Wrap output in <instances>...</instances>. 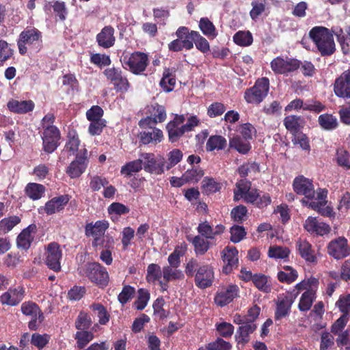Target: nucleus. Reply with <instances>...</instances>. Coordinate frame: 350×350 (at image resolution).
<instances>
[{
  "instance_id": "1",
  "label": "nucleus",
  "mask_w": 350,
  "mask_h": 350,
  "mask_svg": "<svg viewBox=\"0 0 350 350\" xmlns=\"http://www.w3.org/2000/svg\"><path fill=\"white\" fill-rule=\"evenodd\" d=\"M176 39L167 44V48L172 52H180L183 49L191 50L195 44L196 49L204 54L211 51L208 40L198 31L190 30L185 26L179 27L175 32Z\"/></svg>"
},
{
  "instance_id": "2",
  "label": "nucleus",
  "mask_w": 350,
  "mask_h": 350,
  "mask_svg": "<svg viewBox=\"0 0 350 350\" xmlns=\"http://www.w3.org/2000/svg\"><path fill=\"white\" fill-rule=\"evenodd\" d=\"M308 36L322 57H329L336 52L333 33L328 28L315 26L308 32Z\"/></svg>"
},
{
  "instance_id": "3",
  "label": "nucleus",
  "mask_w": 350,
  "mask_h": 350,
  "mask_svg": "<svg viewBox=\"0 0 350 350\" xmlns=\"http://www.w3.org/2000/svg\"><path fill=\"white\" fill-rule=\"evenodd\" d=\"M237 189L234 191V201L241 198L245 202L260 209H263L271 204V198L268 193L241 185H237Z\"/></svg>"
},
{
  "instance_id": "4",
  "label": "nucleus",
  "mask_w": 350,
  "mask_h": 350,
  "mask_svg": "<svg viewBox=\"0 0 350 350\" xmlns=\"http://www.w3.org/2000/svg\"><path fill=\"white\" fill-rule=\"evenodd\" d=\"M109 228V222L107 220H98L94 224L88 223L85 226V234L87 237H93L92 246L97 247L100 246L105 248H112L114 241L112 237L105 236L106 230Z\"/></svg>"
},
{
  "instance_id": "5",
  "label": "nucleus",
  "mask_w": 350,
  "mask_h": 350,
  "mask_svg": "<svg viewBox=\"0 0 350 350\" xmlns=\"http://www.w3.org/2000/svg\"><path fill=\"white\" fill-rule=\"evenodd\" d=\"M20 54L25 55L29 46L35 52L40 51L42 48V34L35 27H27L18 36L17 41Z\"/></svg>"
},
{
  "instance_id": "6",
  "label": "nucleus",
  "mask_w": 350,
  "mask_h": 350,
  "mask_svg": "<svg viewBox=\"0 0 350 350\" xmlns=\"http://www.w3.org/2000/svg\"><path fill=\"white\" fill-rule=\"evenodd\" d=\"M81 273L99 288H103L109 284V273L106 268L98 262L87 263Z\"/></svg>"
},
{
  "instance_id": "7",
  "label": "nucleus",
  "mask_w": 350,
  "mask_h": 350,
  "mask_svg": "<svg viewBox=\"0 0 350 350\" xmlns=\"http://www.w3.org/2000/svg\"><path fill=\"white\" fill-rule=\"evenodd\" d=\"M269 90V80L267 77L257 79L254 85L246 89L244 98L247 103L258 105L267 96Z\"/></svg>"
},
{
  "instance_id": "8",
  "label": "nucleus",
  "mask_w": 350,
  "mask_h": 350,
  "mask_svg": "<svg viewBox=\"0 0 350 350\" xmlns=\"http://www.w3.org/2000/svg\"><path fill=\"white\" fill-rule=\"evenodd\" d=\"M301 62L297 59L278 56L273 59L270 63L271 68L276 75H288V74L297 70Z\"/></svg>"
},
{
  "instance_id": "9",
  "label": "nucleus",
  "mask_w": 350,
  "mask_h": 350,
  "mask_svg": "<svg viewBox=\"0 0 350 350\" xmlns=\"http://www.w3.org/2000/svg\"><path fill=\"white\" fill-rule=\"evenodd\" d=\"M124 64L129 70L135 75H142L146 69L149 61L148 55L140 51H135L129 56H124Z\"/></svg>"
},
{
  "instance_id": "10",
  "label": "nucleus",
  "mask_w": 350,
  "mask_h": 350,
  "mask_svg": "<svg viewBox=\"0 0 350 350\" xmlns=\"http://www.w3.org/2000/svg\"><path fill=\"white\" fill-rule=\"evenodd\" d=\"M104 75L114 87L117 92L126 93L131 84L120 68H109L105 70Z\"/></svg>"
},
{
  "instance_id": "11",
  "label": "nucleus",
  "mask_w": 350,
  "mask_h": 350,
  "mask_svg": "<svg viewBox=\"0 0 350 350\" xmlns=\"http://www.w3.org/2000/svg\"><path fill=\"white\" fill-rule=\"evenodd\" d=\"M43 129L42 135L43 150L47 153H52L59 145L60 131L54 125H47Z\"/></svg>"
},
{
  "instance_id": "12",
  "label": "nucleus",
  "mask_w": 350,
  "mask_h": 350,
  "mask_svg": "<svg viewBox=\"0 0 350 350\" xmlns=\"http://www.w3.org/2000/svg\"><path fill=\"white\" fill-rule=\"evenodd\" d=\"M148 112L150 116L142 119L139 122V126L141 128L152 129V125H155L158 122H163L167 117L165 107L158 103L151 105L148 108Z\"/></svg>"
},
{
  "instance_id": "13",
  "label": "nucleus",
  "mask_w": 350,
  "mask_h": 350,
  "mask_svg": "<svg viewBox=\"0 0 350 350\" xmlns=\"http://www.w3.org/2000/svg\"><path fill=\"white\" fill-rule=\"evenodd\" d=\"M185 118L184 115L175 114L173 120H170L166 125L168 139L171 143L177 142L185 133L184 127Z\"/></svg>"
},
{
  "instance_id": "14",
  "label": "nucleus",
  "mask_w": 350,
  "mask_h": 350,
  "mask_svg": "<svg viewBox=\"0 0 350 350\" xmlns=\"http://www.w3.org/2000/svg\"><path fill=\"white\" fill-rule=\"evenodd\" d=\"M88 151L85 148L81 150L76 158L67 167L66 172L71 178H77L85 171L88 165Z\"/></svg>"
},
{
  "instance_id": "15",
  "label": "nucleus",
  "mask_w": 350,
  "mask_h": 350,
  "mask_svg": "<svg viewBox=\"0 0 350 350\" xmlns=\"http://www.w3.org/2000/svg\"><path fill=\"white\" fill-rule=\"evenodd\" d=\"M45 263L48 268L58 272L61 270L60 260L62 256V252L60 245L56 242H51L48 244L46 250Z\"/></svg>"
},
{
  "instance_id": "16",
  "label": "nucleus",
  "mask_w": 350,
  "mask_h": 350,
  "mask_svg": "<svg viewBox=\"0 0 350 350\" xmlns=\"http://www.w3.org/2000/svg\"><path fill=\"white\" fill-rule=\"evenodd\" d=\"M141 160H143V169L145 172L155 175H161L165 171V161L162 158L157 161L153 153L144 152L140 155Z\"/></svg>"
},
{
  "instance_id": "17",
  "label": "nucleus",
  "mask_w": 350,
  "mask_h": 350,
  "mask_svg": "<svg viewBox=\"0 0 350 350\" xmlns=\"http://www.w3.org/2000/svg\"><path fill=\"white\" fill-rule=\"evenodd\" d=\"M327 248L329 255L337 260L344 258L350 254L347 240L343 237L331 241Z\"/></svg>"
},
{
  "instance_id": "18",
  "label": "nucleus",
  "mask_w": 350,
  "mask_h": 350,
  "mask_svg": "<svg viewBox=\"0 0 350 350\" xmlns=\"http://www.w3.org/2000/svg\"><path fill=\"white\" fill-rule=\"evenodd\" d=\"M293 188L297 195L304 196L309 200L314 198L315 191L312 180L302 175L295 178Z\"/></svg>"
},
{
  "instance_id": "19",
  "label": "nucleus",
  "mask_w": 350,
  "mask_h": 350,
  "mask_svg": "<svg viewBox=\"0 0 350 350\" xmlns=\"http://www.w3.org/2000/svg\"><path fill=\"white\" fill-rule=\"evenodd\" d=\"M294 299L295 297L291 294L282 293L278 296L274 315L275 321H279L289 315Z\"/></svg>"
},
{
  "instance_id": "20",
  "label": "nucleus",
  "mask_w": 350,
  "mask_h": 350,
  "mask_svg": "<svg viewBox=\"0 0 350 350\" xmlns=\"http://www.w3.org/2000/svg\"><path fill=\"white\" fill-rule=\"evenodd\" d=\"M238 250L235 247L226 246L221 252V258L224 262L222 272L226 275L238 267Z\"/></svg>"
},
{
  "instance_id": "21",
  "label": "nucleus",
  "mask_w": 350,
  "mask_h": 350,
  "mask_svg": "<svg viewBox=\"0 0 350 350\" xmlns=\"http://www.w3.org/2000/svg\"><path fill=\"white\" fill-rule=\"evenodd\" d=\"M335 94L344 99L350 98V69L343 71L334 84Z\"/></svg>"
},
{
  "instance_id": "22",
  "label": "nucleus",
  "mask_w": 350,
  "mask_h": 350,
  "mask_svg": "<svg viewBox=\"0 0 350 350\" xmlns=\"http://www.w3.org/2000/svg\"><path fill=\"white\" fill-rule=\"evenodd\" d=\"M239 288L236 284L228 285L218 291L214 298L215 303L220 307H224L231 303L239 296Z\"/></svg>"
},
{
  "instance_id": "23",
  "label": "nucleus",
  "mask_w": 350,
  "mask_h": 350,
  "mask_svg": "<svg viewBox=\"0 0 350 350\" xmlns=\"http://www.w3.org/2000/svg\"><path fill=\"white\" fill-rule=\"evenodd\" d=\"M214 272L212 267L208 265L199 267L195 275V284L201 288L210 287L213 282Z\"/></svg>"
},
{
  "instance_id": "24",
  "label": "nucleus",
  "mask_w": 350,
  "mask_h": 350,
  "mask_svg": "<svg viewBox=\"0 0 350 350\" xmlns=\"http://www.w3.org/2000/svg\"><path fill=\"white\" fill-rule=\"evenodd\" d=\"M25 293V288L21 286L10 288L0 296V303L3 306H16L23 299Z\"/></svg>"
},
{
  "instance_id": "25",
  "label": "nucleus",
  "mask_w": 350,
  "mask_h": 350,
  "mask_svg": "<svg viewBox=\"0 0 350 350\" xmlns=\"http://www.w3.org/2000/svg\"><path fill=\"white\" fill-rule=\"evenodd\" d=\"M46 13L53 12L57 20L64 21L68 15V9L64 1L58 0L46 1L43 5Z\"/></svg>"
},
{
  "instance_id": "26",
  "label": "nucleus",
  "mask_w": 350,
  "mask_h": 350,
  "mask_svg": "<svg viewBox=\"0 0 350 350\" xmlns=\"http://www.w3.org/2000/svg\"><path fill=\"white\" fill-rule=\"evenodd\" d=\"M304 229L310 234L323 236L330 232V227L324 222H319L316 217H308L304 224Z\"/></svg>"
},
{
  "instance_id": "27",
  "label": "nucleus",
  "mask_w": 350,
  "mask_h": 350,
  "mask_svg": "<svg viewBox=\"0 0 350 350\" xmlns=\"http://www.w3.org/2000/svg\"><path fill=\"white\" fill-rule=\"evenodd\" d=\"M36 232L37 226L35 224H31L23 229L16 239L18 247L23 250L29 249L34 239L33 234H36Z\"/></svg>"
},
{
  "instance_id": "28",
  "label": "nucleus",
  "mask_w": 350,
  "mask_h": 350,
  "mask_svg": "<svg viewBox=\"0 0 350 350\" xmlns=\"http://www.w3.org/2000/svg\"><path fill=\"white\" fill-rule=\"evenodd\" d=\"M115 30L111 25L105 26L96 35V42L99 46L103 49H109L115 44Z\"/></svg>"
},
{
  "instance_id": "29",
  "label": "nucleus",
  "mask_w": 350,
  "mask_h": 350,
  "mask_svg": "<svg viewBox=\"0 0 350 350\" xmlns=\"http://www.w3.org/2000/svg\"><path fill=\"white\" fill-rule=\"evenodd\" d=\"M8 110L14 113L25 114L34 109L35 104L31 100H18L12 98L7 103Z\"/></svg>"
},
{
  "instance_id": "30",
  "label": "nucleus",
  "mask_w": 350,
  "mask_h": 350,
  "mask_svg": "<svg viewBox=\"0 0 350 350\" xmlns=\"http://www.w3.org/2000/svg\"><path fill=\"white\" fill-rule=\"evenodd\" d=\"M296 248L300 256L306 262L316 263L317 258L312 245L306 239H299L296 242Z\"/></svg>"
},
{
  "instance_id": "31",
  "label": "nucleus",
  "mask_w": 350,
  "mask_h": 350,
  "mask_svg": "<svg viewBox=\"0 0 350 350\" xmlns=\"http://www.w3.org/2000/svg\"><path fill=\"white\" fill-rule=\"evenodd\" d=\"M70 200L68 195H62L53 198L44 206V211L47 215H53L63 210Z\"/></svg>"
},
{
  "instance_id": "32",
  "label": "nucleus",
  "mask_w": 350,
  "mask_h": 350,
  "mask_svg": "<svg viewBox=\"0 0 350 350\" xmlns=\"http://www.w3.org/2000/svg\"><path fill=\"white\" fill-rule=\"evenodd\" d=\"M284 125L287 131L291 135H295L301 132V130L304 127L306 121L305 119L297 115H289L284 118Z\"/></svg>"
},
{
  "instance_id": "33",
  "label": "nucleus",
  "mask_w": 350,
  "mask_h": 350,
  "mask_svg": "<svg viewBox=\"0 0 350 350\" xmlns=\"http://www.w3.org/2000/svg\"><path fill=\"white\" fill-rule=\"evenodd\" d=\"M257 328L256 323H245V325L239 326L234 336L235 340L237 344L245 345L250 340V335L252 334Z\"/></svg>"
},
{
  "instance_id": "34",
  "label": "nucleus",
  "mask_w": 350,
  "mask_h": 350,
  "mask_svg": "<svg viewBox=\"0 0 350 350\" xmlns=\"http://www.w3.org/2000/svg\"><path fill=\"white\" fill-rule=\"evenodd\" d=\"M150 129L151 131L140 132L138 135L142 144L146 145L151 142L158 143L162 141L163 137L162 131L155 127Z\"/></svg>"
},
{
  "instance_id": "35",
  "label": "nucleus",
  "mask_w": 350,
  "mask_h": 350,
  "mask_svg": "<svg viewBox=\"0 0 350 350\" xmlns=\"http://www.w3.org/2000/svg\"><path fill=\"white\" fill-rule=\"evenodd\" d=\"M159 85L165 92L172 91L176 85L175 70L170 68H165Z\"/></svg>"
},
{
  "instance_id": "36",
  "label": "nucleus",
  "mask_w": 350,
  "mask_h": 350,
  "mask_svg": "<svg viewBox=\"0 0 350 350\" xmlns=\"http://www.w3.org/2000/svg\"><path fill=\"white\" fill-rule=\"evenodd\" d=\"M21 311L23 314L35 317L38 316L39 323H41L44 317L39 306L34 302L25 301L21 305Z\"/></svg>"
},
{
  "instance_id": "37",
  "label": "nucleus",
  "mask_w": 350,
  "mask_h": 350,
  "mask_svg": "<svg viewBox=\"0 0 350 350\" xmlns=\"http://www.w3.org/2000/svg\"><path fill=\"white\" fill-rule=\"evenodd\" d=\"M316 299V290L314 288L308 289L301 296L298 308L301 312L308 311L313 301Z\"/></svg>"
},
{
  "instance_id": "38",
  "label": "nucleus",
  "mask_w": 350,
  "mask_h": 350,
  "mask_svg": "<svg viewBox=\"0 0 350 350\" xmlns=\"http://www.w3.org/2000/svg\"><path fill=\"white\" fill-rule=\"evenodd\" d=\"M143 160L135 159L126 163L122 166L120 174L126 178L131 177L133 174L140 172L143 169Z\"/></svg>"
},
{
  "instance_id": "39",
  "label": "nucleus",
  "mask_w": 350,
  "mask_h": 350,
  "mask_svg": "<svg viewBox=\"0 0 350 350\" xmlns=\"http://www.w3.org/2000/svg\"><path fill=\"white\" fill-rule=\"evenodd\" d=\"M227 146V141L225 137L221 135H211L207 140L206 144V150L207 152L214 150H224Z\"/></svg>"
},
{
  "instance_id": "40",
  "label": "nucleus",
  "mask_w": 350,
  "mask_h": 350,
  "mask_svg": "<svg viewBox=\"0 0 350 350\" xmlns=\"http://www.w3.org/2000/svg\"><path fill=\"white\" fill-rule=\"evenodd\" d=\"M45 191L46 189L43 185L35 183H28L25 187L26 195L33 200L40 199L44 194Z\"/></svg>"
},
{
  "instance_id": "41",
  "label": "nucleus",
  "mask_w": 350,
  "mask_h": 350,
  "mask_svg": "<svg viewBox=\"0 0 350 350\" xmlns=\"http://www.w3.org/2000/svg\"><path fill=\"white\" fill-rule=\"evenodd\" d=\"M199 28L202 33L210 39H214L218 35L215 26L207 17L200 18Z\"/></svg>"
},
{
  "instance_id": "42",
  "label": "nucleus",
  "mask_w": 350,
  "mask_h": 350,
  "mask_svg": "<svg viewBox=\"0 0 350 350\" xmlns=\"http://www.w3.org/2000/svg\"><path fill=\"white\" fill-rule=\"evenodd\" d=\"M318 122L320 126L325 131H332L338 126L337 118L331 113H323L319 116Z\"/></svg>"
},
{
  "instance_id": "43",
  "label": "nucleus",
  "mask_w": 350,
  "mask_h": 350,
  "mask_svg": "<svg viewBox=\"0 0 350 350\" xmlns=\"http://www.w3.org/2000/svg\"><path fill=\"white\" fill-rule=\"evenodd\" d=\"M90 308L96 312L98 318V323L100 325H107L110 320V314L107 308L100 303H93L90 305Z\"/></svg>"
},
{
  "instance_id": "44",
  "label": "nucleus",
  "mask_w": 350,
  "mask_h": 350,
  "mask_svg": "<svg viewBox=\"0 0 350 350\" xmlns=\"http://www.w3.org/2000/svg\"><path fill=\"white\" fill-rule=\"evenodd\" d=\"M231 148L235 149L241 154H245L251 150V145L248 142L243 140L241 137L236 136L229 141Z\"/></svg>"
},
{
  "instance_id": "45",
  "label": "nucleus",
  "mask_w": 350,
  "mask_h": 350,
  "mask_svg": "<svg viewBox=\"0 0 350 350\" xmlns=\"http://www.w3.org/2000/svg\"><path fill=\"white\" fill-rule=\"evenodd\" d=\"M177 268L178 267H173L169 265L163 267L162 276L166 282L171 280H183L184 278V273L181 270Z\"/></svg>"
},
{
  "instance_id": "46",
  "label": "nucleus",
  "mask_w": 350,
  "mask_h": 350,
  "mask_svg": "<svg viewBox=\"0 0 350 350\" xmlns=\"http://www.w3.org/2000/svg\"><path fill=\"white\" fill-rule=\"evenodd\" d=\"M94 338L93 332L88 329L78 330L75 335L77 347L80 349H83Z\"/></svg>"
},
{
  "instance_id": "47",
  "label": "nucleus",
  "mask_w": 350,
  "mask_h": 350,
  "mask_svg": "<svg viewBox=\"0 0 350 350\" xmlns=\"http://www.w3.org/2000/svg\"><path fill=\"white\" fill-rule=\"evenodd\" d=\"M191 243L197 255H204L210 248V242L200 235L195 236Z\"/></svg>"
},
{
  "instance_id": "48",
  "label": "nucleus",
  "mask_w": 350,
  "mask_h": 350,
  "mask_svg": "<svg viewBox=\"0 0 350 350\" xmlns=\"http://www.w3.org/2000/svg\"><path fill=\"white\" fill-rule=\"evenodd\" d=\"M21 218L17 215L5 217L0 221V232L6 234L21 222Z\"/></svg>"
},
{
  "instance_id": "49",
  "label": "nucleus",
  "mask_w": 350,
  "mask_h": 350,
  "mask_svg": "<svg viewBox=\"0 0 350 350\" xmlns=\"http://www.w3.org/2000/svg\"><path fill=\"white\" fill-rule=\"evenodd\" d=\"M92 324V321L90 315L84 311L79 312L75 322V326L77 330L88 329Z\"/></svg>"
},
{
  "instance_id": "50",
  "label": "nucleus",
  "mask_w": 350,
  "mask_h": 350,
  "mask_svg": "<svg viewBox=\"0 0 350 350\" xmlns=\"http://www.w3.org/2000/svg\"><path fill=\"white\" fill-rule=\"evenodd\" d=\"M330 31L333 33V36H336L337 41L341 46L342 53L344 54H347L349 51V44L342 28L340 27H332Z\"/></svg>"
},
{
  "instance_id": "51",
  "label": "nucleus",
  "mask_w": 350,
  "mask_h": 350,
  "mask_svg": "<svg viewBox=\"0 0 350 350\" xmlns=\"http://www.w3.org/2000/svg\"><path fill=\"white\" fill-rule=\"evenodd\" d=\"M233 41L239 46H247L252 44L253 36L249 31H239L234 35Z\"/></svg>"
},
{
  "instance_id": "52",
  "label": "nucleus",
  "mask_w": 350,
  "mask_h": 350,
  "mask_svg": "<svg viewBox=\"0 0 350 350\" xmlns=\"http://www.w3.org/2000/svg\"><path fill=\"white\" fill-rule=\"evenodd\" d=\"M202 188L203 192L207 195L219 191L221 185L213 178L205 177L202 182Z\"/></svg>"
},
{
  "instance_id": "53",
  "label": "nucleus",
  "mask_w": 350,
  "mask_h": 350,
  "mask_svg": "<svg viewBox=\"0 0 350 350\" xmlns=\"http://www.w3.org/2000/svg\"><path fill=\"white\" fill-rule=\"evenodd\" d=\"M336 160L339 166L346 170H350V154L347 150L342 148H338L336 153Z\"/></svg>"
},
{
  "instance_id": "54",
  "label": "nucleus",
  "mask_w": 350,
  "mask_h": 350,
  "mask_svg": "<svg viewBox=\"0 0 350 350\" xmlns=\"http://www.w3.org/2000/svg\"><path fill=\"white\" fill-rule=\"evenodd\" d=\"M183 174L186 181L188 183H198L202 178L204 173L200 167L193 166L191 169H188Z\"/></svg>"
},
{
  "instance_id": "55",
  "label": "nucleus",
  "mask_w": 350,
  "mask_h": 350,
  "mask_svg": "<svg viewBox=\"0 0 350 350\" xmlns=\"http://www.w3.org/2000/svg\"><path fill=\"white\" fill-rule=\"evenodd\" d=\"M183 152L179 149H173L167 154V161H165V169L170 170L178 164L183 158Z\"/></svg>"
},
{
  "instance_id": "56",
  "label": "nucleus",
  "mask_w": 350,
  "mask_h": 350,
  "mask_svg": "<svg viewBox=\"0 0 350 350\" xmlns=\"http://www.w3.org/2000/svg\"><path fill=\"white\" fill-rule=\"evenodd\" d=\"M150 297V295L148 290L144 288H139L138 290L137 299L134 302L135 308L137 310H144L147 306Z\"/></svg>"
},
{
  "instance_id": "57",
  "label": "nucleus",
  "mask_w": 350,
  "mask_h": 350,
  "mask_svg": "<svg viewBox=\"0 0 350 350\" xmlns=\"http://www.w3.org/2000/svg\"><path fill=\"white\" fill-rule=\"evenodd\" d=\"M109 185V180L103 176L94 175L90 178V188L94 192L98 191L102 187Z\"/></svg>"
},
{
  "instance_id": "58",
  "label": "nucleus",
  "mask_w": 350,
  "mask_h": 350,
  "mask_svg": "<svg viewBox=\"0 0 350 350\" xmlns=\"http://www.w3.org/2000/svg\"><path fill=\"white\" fill-rule=\"evenodd\" d=\"M252 282L258 290L264 293H269L271 290V286L268 284L267 277L264 274H254Z\"/></svg>"
},
{
  "instance_id": "59",
  "label": "nucleus",
  "mask_w": 350,
  "mask_h": 350,
  "mask_svg": "<svg viewBox=\"0 0 350 350\" xmlns=\"http://www.w3.org/2000/svg\"><path fill=\"white\" fill-rule=\"evenodd\" d=\"M162 273L163 271L159 265L151 263L147 267L146 279L149 282H154L162 277Z\"/></svg>"
},
{
  "instance_id": "60",
  "label": "nucleus",
  "mask_w": 350,
  "mask_h": 350,
  "mask_svg": "<svg viewBox=\"0 0 350 350\" xmlns=\"http://www.w3.org/2000/svg\"><path fill=\"white\" fill-rule=\"evenodd\" d=\"M165 300L163 297H159L153 303L152 308L154 314L160 320L164 319L168 316L169 312L163 308Z\"/></svg>"
},
{
  "instance_id": "61",
  "label": "nucleus",
  "mask_w": 350,
  "mask_h": 350,
  "mask_svg": "<svg viewBox=\"0 0 350 350\" xmlns=\"http://www.w3.org/2000/svg\"><path fill=\"white\" fill-rule=\"evenodd\" d=\"M50 339L51 336L47 334L34 333L31 335V343L38 349H42L49 343Z\"/></svg>"
},
{
  "instance_id": "62",
  "label": "nucleus",
  "mask_w": 350,
  "mask_h": 350,
  "mask_svg": "<svg viewBox=\"0 0 350 350\" xmlns=\"http://www.w3.org/2000/svg\"><path fill=\"white\" fill-rule=\"evenodd\" d=\"M14 54V51L10 48L8 43L3 40H0V66L10 59Z\"/></svg>"
},
{
  "instance_id": "63",
  "label": "nucleus",
  "mask_w": 350,
  "mask_h": 350,
  "mask_svg": "<svg viewBox=\"0 0 350 350\" xmlns=\"http://www.w3.org/2000/svg\"><path fill=\"white\" fill-rule=\"evenodd\" d=\"M292 142L294 145H299L304 150L310 151V150L309 138L302 132L293 135Z\"/></svg>"
},
{
  "instance_id": "64",
  "label": "nucleus",
  "mask_w": 350,
  "mask_h": 350,
  "mask_svg": "<svg viewBox=\"0 0 350 350\" xmlns=\"http://www.w3.org/2000/svg\"><path fill=\"white\" fill-rule=\"evenodd\" d=\"M135 294V288L134 287L130 285H124L118 296V299L124 306L134 297Z\"/></svg>"
}]
</instances>
